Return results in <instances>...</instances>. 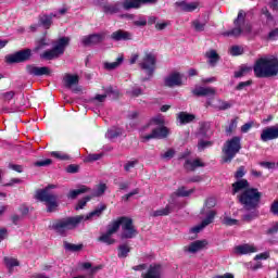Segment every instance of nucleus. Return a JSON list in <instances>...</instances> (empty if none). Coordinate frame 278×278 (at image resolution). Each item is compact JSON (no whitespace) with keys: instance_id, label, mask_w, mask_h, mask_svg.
Segmentation results:
<instances>
[{"instance_id":"obj_1","label":"nucleus","mask_w":278,"mask_h":278,"mask_svg":"<svg viewBox=\"0 0 278 278\" xmlns=\"http://www.w3.org/2000/svg\"><path fill=\"white\" fill-rule=\"evenodd\" d=\"M253 72L255 77L266 79L268 77H277L278 75V58L277 56H261L254 65Z\"/></svg>"},{"instance_id":"obj_2","label":"nucleus","mask_w":278,"mask_h":278,"mask_svg":"<svg viewBox=\"0 0 278 278\" xmlns=\"http://www.w3.org/2000/svg\"><path fill=\"white\" fill-rule=\"evenodd\" d=\"M216 198H207L204 202V205L200 212L201 216H205V218L202 220L201 224L193 226L190 228V233H200V231H203L207 225H212L214 223V218H216Z\"/></svg>"},{"instance_id":"obj_3","label":"nucleus","mask_w":278,"mask_h":278,"mask_svg":"<svg viewBox=\"0 0 278 278\" xmlns=\"http://www.w3.org/2000/svg\"><path fill=\"white\" fill-rule=\"evenodd\" d=\"M84 223V217L81 216H71V217H64L61 219H56L52 224V229L55 231V233H59V236H66L68 231H73V229H77L79 225Z\"/></svg>"},{"instance_id":"obj_4","label":"nucleus","mask_w":278,"mask_h":278,"mask_svg":"<svg viewBox=\"0 0 278 278\" xmlns=\"http://www.w3.org/2000/svg\"><path fill=\"white\" fill-rule=\"evenodd\" d=\"M240 149H242V138L241 137L236 136V137L228 139L222 148V153H223L222 162L224 164L231 163L233 157H236V155H238V153H240Z\"/></svg>"},{"instance_id":"obj_5","label":"nucleus","mask_w":278,"mask_h":278,"mask_svg":"<svg viewBox=\"0 0 278 278\" xmlns=\"http://www.w3.org/2000/svg\"><path fill=\"white\" fill-rule=\"evenodd\" d=\"M157 63V56L154 51H146L141 61V80L149 81L155 73V64Z\"/></svg>"},{"instance_id":"obj_6","label":"nucleus","mask_w":278,"mask_h":278,"mask_svg":"<svg viewBox=\"0 0 278 278\" xmlns=\"http://www.w3.org/2000/svg\"><path fill=\"white\" fill-rule=\"evenodd\" d=\"M55 188V185H50L46 187L42 190H38L36 192V199L38 201H41L42 203H46L47 205V212H56L58 211V194H54L53 192L49 191L51 189Z\"/></svg>"},{"instance_id":"obj_7","label":"nucleus","mask_w":278,"mask_h":278,"mask_svg":"<svg viewBox=\"0 0 278 278\" xmlns=\"http://www.w3.org/2000/svg\"><path fill=\"white\" fill-rule=\"evenodd\" d=\"M113 225H117V231L122 227L121 239L122 240H129L131 238H136L138 236V230L134 226V219L127 216L118 217L116 220L113 222Z\"/></svg>"},{"instance_id":"obj_8","label":"nucleus","mask_w":278,"mask_h":278,"mask_svg":"<svg viewBox=\"0 0 278 278\" xmlns=\"http://www.w3.org/2000/svg\"><path fill=\"white\" fill-rule=\"evenodd\" d=\"M233 23H235V28H232L231 30L222 33V36H226V37L231 36L233 38H238V36H242V34H244L245 36L251 34V25L244 22L243 11H239L238 16Z\"/></svg>"},{"instance_id":"obj_9","label":"nucleus","mask_w":278,"mask_h":278,"mask_svg":"<svg viewBox=\"0 0 278 278\" xmlns=\"http://www.w3.org/2000/svg\"><path fill=\"white\" fill-rule=\"evenodd\" d=\"M70 43V37L59 38L51 50H47L40 54L41 60H55L60 58V55H64V51H66V47H68Z\"/></svg>"},{"instance_id":"obj_10","label":"nucleus","mask_w":278,"mask_h":278,"mask_svg":"<svg viewBox=\"0 0 278 278\" xmlns=\"http://www.w3.org/2000/svg\"><path fill=\"white\" fill-rule=\"evenodd\" d=\"M260 199H262V193L255 188L247 189L239 197V201L245 210H255L260 205Z\"/></svg>"},{"instance_id":"obj_11","label":"nucleus","mask_w":278,"mask_h":278,"mask_svg":"<svg viewBox=\"0 0 278 278\" xmlns=\"http://www.w3.org/2000/svg\"><path fill=\"white\" fill-rule=\"evenodd\" d=\"M31 59V50L24 49L17 51L5 58L8 64H21V62H27Z\"/></svg>"},{"instance_id":"obj_12","label":"nucleus","mask_w":278,"mask_h":278,"mask_svg":"<svg viewBox=\"0 0 278 278\" xmlns=\"http://www.w3.org/2000/svg\"><path fill=\"white\" fill-rule=\"evenodd\" d=\"M117 231H118V225L117 224L114 225L112 222L111 224L108 225L106 232L102 233L98 238V241L103 242V244H108V245L115 244L116 239L112 238V236H114V233H116Z\"/></svg>"},{"instance_id":"obj_13","label":"nucleus","mask_w":278,"mask_h":278,"mask_svg":"<svg viewBox=\"0 0 278 278\" xmlns=\"http://www.w3.org/2000/svg\"><path fill=\"white\" fill-rule=\"evenodd\" d=\"M105 40V33L92 34L83 37L81 45L84 47H92V45H99Z\"/></svg>"},{"instance_id":"obj_14","label":"nucleus","mask_w":278,"mask_h":278,"mask_svg":"<svg viewBox=\"0 0 278 278\" xmlns=\"http://www.w3.org/2000/svg\"><path fill=\"white\" fill-rule=\"evenodd\" d=\"M168 134H170V130H168V128L162 126L159 128H153L152 132L150 135L143 136V140H153V139H157V140H162L164 138H168Z\"/></svg>"},{"instance_id":"obj_15","label":"nucleus","mask_w":278,"mask_h":278,"mask_svg":"<svg viewBox=\"0 0 278 278\" xmlns=\"http://www.w3.org/2000/svg\"><path fill=\"white\" fill-rule=\"evenodd\" d=\"M278 138V127L269 126L262 130L261 140L262 142H268L269 140H277Z\"/></svg>"},{"instance_id":"obj_16","label":"nucleus","mask_w":278,"mask_h":278,"mask_svg":"<svg viewBox=\"0 0 278 278\" xmlns=\"http://www.w3.org/2000/svg\"><path fill=\"white\" fill-rule=\"evenodd\" d=\"M28 75H34L35 77H42V75H51V68L48 66L38 67L35 65L26 66Z\"/></svg>"},{"instance_id":"obj_17","label":"nucleus","mask_w":278,"mask_h":278,"mask_svg":"<svg viewBox=\"0 0 278 278\" xmlns=\"http://www.w3.org/2000/svg\"><path fill=\"white\" fill-rule=\"evenodd\" d=\"M105 210H108V205L100 204L89 214L78 215V216H80L83 218V223H84V220H92V218H101V216L103 215V212H105Z\"/></svg>"},{"instance_id":"obj_18","label":"nucleus","mask_w":278,"mask_h":278,"mask_svg":"<svg viewBox=\"0 0 278 278\" xmlns=\"http://www.w3.org/2000/svg\"><path fill=\"white\" fill-rule=\"evenodd\" d=\"M207 247V241L205 240H197L191 242L189 245L184 248L185 253H199V251H203V248Z\"/></svg>"},{"instance_id":"obj_19","label":"nucleus","mask_w":278,"mask_h":278,"mask_svg":"<svg viewBox=\"0 0 278 278\" xmlns=\"http://www.w3.org/2000/svg\"><path fill=\"white\" fill-rule=\"evenodd\" d=\"M53 18H60V16L56 13L39 15V24L45 29H50L51 25H53Z\"/></svg>"},{"instance_id":"obj_20","label":"nucleus","mask_w":278,"mask_h":278,"mask_svg":"<svg viewBox=\"0 0 278 278\" xmlns=\"http://www.w3.org/2000/svg\"><path fill=\"white\" fill-rule=\"evenodd\" d=\"M210 23V15L204 14L192 22V27L195 31H205V25Z\"/></svg>"},{"instance_id":"obj_21","label":"nucleus","mask_w":278,"mask_h":278,"mask_svg":"<svg viewBox=\"0 0 278 278\" xmlns=\"http://www.w3.org/2000/svg\"><path fill=\"white\" fill-rule=\"evenodd\" d=\"M195 97H216V88L214 87H197L192 91Z\"/></svg>"},{"instance_id":"obj_22","label":"nucleus","mask_w":278,"mask_h":278,"mask_svg":"<svg viewBox=\"0 0 278 278\" xmlns=\"http://www.w3.org/2000/svg\"><path fill=\"white\" fill-rule=\"evenodd\" d=\"M97 5H101L104 14H117L118 4H110L108 0H97Z\"/></svg>"},{"instance_id":"obj_23","label":"nucleus","mask_w":278,"mask_h":278,"mask_svg":"<svg viewBox=\"0 0 278 278\" xmlns=\"http://www.w3.org/2000/svg\"><path fill=\"white\" fill-rule=\"evenodd\" d=\"M175 5L180 12H194L199 8V2L177 1Z\"/></svg>"},{"instance_id":"obj_24","label":"nucleus","mask_w":278,"mask_h":278,"mask_svg":"<svg viewBox=\"0 0 278 278\" xmlns=\"http://www.w3.org/2000/svg\"><path fill=\"white\" fill-rule=\"evenodd\" d=\"M148 21L150 25H155L157 31H164L166 27H170V21H157V17L155 16L148 17Z\"/></svg>"},{"instance_id":"obj_25","label":"nucleus","mask_w":278,"mask_h":278,"mask_svg":"<svg viewBox=\"0 0 278 278\" xmlns=\"http://www.w3.org/2000/svg\"><path fill=\"white\" fill-rule=\"evenodd\" d=\"M235 251L238 255H249V253H257V248L253 244L245 243L238 245Z\"/></svg>"},{"instance_id":"obj_26","label":"nucleus","mask_w":278,"mask_h":278,"mask_svg":"<svg viewBox=\"0 0 278 278\" xmlns=\"http://www.w3.org/2000/svg\"><path fill=\"white\" fill-rule=\"evenodd\" d=\"M165 86H167L168 88L181 86V75L179 73H174L165 77Z\"/></svg>"},{"instance_id":"obj_27","label":"nucleus","mask_w":278,"mask_h":278,"mask_svg":"<svg viewBox=\"0 0 278 278\" xmlns=\"http://www.w3.org/2000/svg\"><path fill=\"white\" fill-rule=\"evenodd\" d=\"M197 118L195 114L188 113V112H180L177 114V121L180 125H188L189 123H193Z\"/></svg>"},{"instance_id":"obj_28","label":"nucleus","mask_w":278,"mask_h":278,"mask_svg":"<svg viewBox=\"0 0 278 278\" xmlns=\"http://www.w3.org/2000/svg\"><path fill=\"white\" fill-rule=\"evenodd\" d=\"M205 58H206L207 63L210 64V66H216V64H218V60H220V55L214 49H211V50L206 51L205 52Z\"/></svg>"},{"instance_id":"obj_29","label":"nucleus","mask_w":278,"mask_h":278,"mask_svg":"<svg viewBox=\"0 0 278 278\" xmlns=\"http://www.w3.org/2000/svg\"><path fill=\"white\" fill-rule=\"evenodd\" d=\"M112 40L119 42L121 40H131V34L123 29L116 30L111 35Z\"/></svg>"},{"instance_id":"obj_30","label":"nucleus","mask_w":278,"mask_h":278,"mask_svg":"<svg viewBox=\"0 0 278 278\" xmlns=\"http://www.w3.org/2000/svg\"><path fill=\"white\" fill-rule=\"evenodd\" d=\"M123 62H125V58L123 56V54H121L115 62H104L103 63V68L104 71H116V68H118Z\"/></svg>"},{"instance_id":"obj_31","label":"nucleus","mask_w":278,"mask_h":278,"mask_svg":"<svg viewBox=\"0 0 278 278\" xmlns=\"http://www.w3.org/2000/svg\"><path fill=\"white\" fill-rule=\"evenodd\" d=\"M162 277V265H152L150 266L148 273L143 278H160Z\"/></svg>"},{"instance_id":"obj_32","label":"nucleus","mask_w":278,"mask_h":278,"mask_svg":"<svg viewBox=\"0 0 278 278\" xmlns=\"http://www.w3.org/2000/svg\"><path fill=\"white\" fill-rule=\"evenodd\" d=\"M63 81L65 84V88H73V86H77V84H79V76L66 74Z\"/></svg>"},{"instance_id":"obj_33","label":"nucleus","mask_w":278,"mask_h":278,"mask_svg":"<svg viewBox=\"0 0 278 278\" xmlns=\"http://www.w3.org/2000/svg\"><path fill=\"white\" fill-rule=\"evenodd\" d=\"M249 186V181L247 179H240L232 184V194H238V192H242V190H247Z\"/></svg>"},{"instance_id":"obj_34","label":"nucleus","mask_w":278,"mask_h":278,"mask_svg":"<svg viewBox=\"0 0 278 278\" xmlns=\"http://www.w3.org/2000/svg\"><path fill=\"white\" fill-rule=\"evenodd\" d=\"M205 166V164L203 162H201V160L195 159V160H187L185 163V168H187V170H195V168H200Z\"/></svg>"},{"instance_id":"obj_35","label":"nucleus","mask_w":278,"mask_h":278,"mask_svg":"<svg viewBox=\"0 0 278 278\" xmlns=\"http://www.w3.org/2000/svg\"><path fill=\"white\" fill-rule=\"evenodd\" d=\"M85 192H90V188L81 185L78 189L71 190L67 194V199H77L79 194H85Z\"/></svg>"},{"instance_id":"obj_36","label":"nucleus","mask_w":278,"mask_h":278,"mask_svg":"<svg viewBox=\"0 0 278 278\" xmlns=\"http://www.w3.org/2000/svg\"><path fill=\"white\" fill-rule=\"evenodd\" d=\"M51 41L47 37H42L39 40L36 41V47L34 49L35 52L40 51L41 49H45V47H50Z\"/></svg>"},{"instance_id":"obj_37","label":"nucleus","mask_w":278,"mask_h":278,"mask_svg":"<svg viewBox=\"0 0 278 278\" xmlns=\"http://www.w3.org/2000/svg\"><path fill=\"white\" fill-rule=\"evenodd\" d=\"M64 249H65V251H71L72 253H77L84 249V244L68 243L65 241Z\"/></svg>"},{"instance_id":"obj_38","label":"nucleus","mask_w":278,"mask_h":278,"mask_svg":"<svg viewBox=\"0 0 278 278\" xmlns=\"http://www.w3.org/2000/svg\"><path fill=\"white\" fill-rule=\"evenodd\" d=\"M173 212V204H167L164 208L153 212V216H168Z\"/></svg>"},{"instance_id":"obj_39","label":"nucleus","mask_w":278,"mask_h":278,"mask_svg":"<svg viewBox=\"0 0 278 278\" xmlns=\"http://www.w3.org/2000/svg\"><path fill=\"white\" fill-rule=\"evenodd\" d=\"M124 10H134L140 8V0H125L123 2Z\"/></svg>"},{"instance_id":"obj_40","label":"nucleus","mask_w":278,"mask_h":278,"mask_svg":"<svg viewBox=\"0 0 278 278\" xmlns=\"http://www.w3.org/2000/svg\"><path fill=\"white\" fill-rule=\"evenodd\" d=\"M3 262L7 266V268H14L15 266H18V260L10 256H4Z\"/></svg>"},{"instance_id":"obj_41","label":"nucleus","mask_w":278,"mask_h":278,"mask_svg":"<svg viewBox=\"0 0 278 278\" xmlns=\"http://www.w3.org/2000/svg\"><path fill=\"white\" fill-rule=\"evenodd\" d=\"M194 192V189L187 190L186 187H180L176 190L177 197H190Z\"/></svg>"},{"instance_id":"obj_42","label":"nucleus","mask_w":278,"mask_h":278,"mask_svg":"<svg viewBox=\"0 0 278 278\" xmlns=\"http://www.w3.org/2000/svg\"><path fill=\"white\" fill-rule=\"evenodd\" d=\"M252 68L249 66H241V68L237 72H235V77L238 79L240 77H244V75H249L251 73Z\"/></svg>"},{"instance_id":"obj_43","label":"nucleus","mask_w":278,"mask_h":278,"mask_svg":"<svg viewBox=\"0 0 278 278\" xmlns=\"http://www.w3.org/2000/svg\"><path fill=\"white\" fill-rule=\"evenodd\" d=\"M129 245L127 244H122L118 247V257L123 258V257H127V255L129 254Z\"/></svg>"},{"instance_id":"obj_44","label":"nucleus","mask_w":278,"mask_h":278,"mask_svg":"<svg viewBox=\"0 0 278 278\" xmlns=\"http://www.w3.org/2000/svg\"><path fill=\"white\" fill-rule=\"evenodd\" d=\"M50 155L52 157H55L56 160H63V161L71 160V156L64 152L53 151L50 153Z\"/></svg>"},{"instance_id":"obj_45","label":"nucleus","mask_w":278,"mask_h":278,"mask_svg":"<svg viewBox=\"0 0 278 278\" xmlns=\"http://www.w3.org/2000/svg\"><path fill=\"white\" fill-rule=\"evenodd\" d=\"M139 161L135 160V161H128L125 165H124V170L126 173H131V170H134V168H136V166H138Z\"/></svg>"},{"instance_id":"obj_46","label":"nucleus","mask_w":278,"mask_h":278,"mask_svg":"<svg viewBox=\"0 0 278 278\" xmlns=\"http://www.w3.org/2000/svg\"><path fill=\"white\" fill-rule=\"evenodd\" d=\"M105 190H108V185L100 184V185H98L97 190L92 195L93 197H103V194H105Z\"/></svg>"},{"instance_id":"obj_47","label":"nucleus","mask_w":278,"mask_h":278,"mask_svg":"<svg viewBox=\"0 0 278 278\" xmlns=\"http://www.w3.org/2000/svg\"><path fill=\"white\" fill-rule=\"evenodd\" d=\"M237 127H238V117L231 119L229 126L226 128V134L230 136V134H233V131H236Z\"/></svg>"},{"instance_id":"obj_48","label":"nucleus","mask_w":278,"mask_h":278,"mask_svg":"<svg viewBox=\"0 0 278 278\" xmlns=\"http://www.w3.org/2000/svg\"><path fill=\"white\" fill-rule=\"evenodd\" d=\"M223 225H226L227 227H233L235 225H239L238 219H233L229 216H225L222 220Z\"/></svg>"},{"instance_id":"obj_49","label":"nucleus","mask_w":278,"mask_h":278,"mask_svg":"<svg viewBox=\"0 0 278 278\" xmlns=\"http://www.w3.org/2000/svg\"><path fill=\"white\" fill-rule=\"evenodd\" d=\"M230 55H242L244 53V48L241 46H232L229 50Z\"/></svg>"},{"instance_id":"obj_50","label":"nucleus","mask_w":278,"mask_h":278,"mask_svg":"<svg viewBox=\"0 0 278 278\" xmlns=\"http://www.w3.org/2000/svg\"><path fill=\"white\" fill-rule=\"evenodd\" d=\"M90 199L92 198L90 195H87L84 199L79 200L75 210H84V207H86V204L88 203V201H90Z\"/></svg>"},{"instance_id":"obj_51","label":"nucleus","mask_w":278,"mask_h":278,"mask_svg":"<svg viewBox=\"0 0 278 278\" xmlns=\"http://www.w3.org/2000/svg\"><path fill=\"white\" fill-rule=\"evenodd\" d=\"M101 157H103V153L89 154L86 156L85 162H98Z\"/></svg>"},{"instance_id":"obj_52","label":"nucleus","mask_w":278,"mask_h":278,"mask_svg":"<svg viewBox=\"0 0 278 278\" xmlns=\"http://www.w3.org/2000/svg\"><path fill=\"white\" fill-rule=\"evenodd\" d=\"M53 164V161L51 159H46L43 161H37L35 162V166L42 167V166H51Z\"/></svg>"},{"instance_id":"obj_53","label":"nucleus","mask_w":278,"mask_h":278,"mask_svg":"<svg viewBox=\"0 0 278 278\" xmlns=\"http://www.w3.org/2000/svg\"><path fill=\"white\" fill-rule=\"evenodd\" d=\"M161 157L163 160H173L175 157V150L169 149L165 153L161 154Z\"/></svg>"},{"instance_id":"obj_54","label":"nucleus","mask_w":278,"mask_h":278,"mask_svg":"<svg viewBox=\"0 0 278 278\" xmlns=\"http://www.w3.org/2000/svg\"><path fill=\"white\" fill-rule=\"evenodd\" d=\"M218 105L216 106L217 110H229L231 108V103L223 100H218Z\"/></svg>"},{"instance_id":"obj_55","label":"nucleus","mask_w":278,"mask_h":278,"mask_svg":"<svg viewBox=\"0 0 278 278\" xmlns=\"http://www.w3.org/2000/svg\"><path fill=\"white\" fill-rule=\"evenodd\" d=\"M118 136H121V131L118 130H114V129H111L106 132V137L110 139V140H114V138H118Z\"/></svg>"},{"instance_id":"obj_56","label":"nucleus","mask_w":278,"mask_h":278,"mask_svg":"<svg viewBox=\"0 0 278 278\" xmlns=\"http://www.w3.org/2000/svg\"><path fill=\"white\" fill-rule=\"evenodd\" d=\"M16 92L14 91H7L4 93L1 94L2 99H4V101H12V99H14Z\"/></svg>"},{"instance_id":"obj_57","label":"nucleus","mask_w":278,"mask_h":278,"mask_svg":"<svg viewBox=\"0 0 278 278\" xmlns=\"http://www.w3.org/2000/svg\"><path fill=\"white\" fill-rule=\"evenodd\" d=\"M66 173L75 174L79 173V165L71 164L66 167Z\"/></svg>"},{"instance_id":"obj_58","label":"nucleus","mask_w":278,"mask_h":278,"mask_svg":"<svg viewBox=\"0 0 278 278\" xmlns=\"http://www.w3.org/2000/svg\"><path fill=\"white\" fill-rule=\"evenodd\" d=\"M151 125H164V116H162V115L155 116L151 121Z\"/></svg>"},{"instance_id":"obj_59","label":"nucleus","mask_w":278,"mask_h":278,"mask_svg":"<svg viewBox=\"0 0 278 278\" xmlns=\"http://www.w3.org/2000/svg\"><path fill=\"white\" fill-rule=\"evenodd\" d=\"M247 175V172H244V166H241L238 168V170L235 174L236 179H242Z\"/></svg>"},{"instance_id":"obj_60","label":"nucleus","mask_w":278,"mask_h":278,"mask_svg":"<svg viewBox=\"0 0 278 278\" xmlns=\"http://www.w3.org/2000/svg\"><path fill=\"white\" fill-rule=\"evenodd\" d=\"M140 192V190L135 189L131 192L125 194L124 197H122L123 201H128L129 199H131V197H136V194H138Z\"/></svg>"},{"instance_id":"obj_61","label":"nucleus","mask_w":278,"mask_h":278,"mask_svg":"<svg viewBox=\"0 0 278 278\" xmlns=\"http://www.w3.org/2000/svg\"><path fill=\"white\" fill-rule=\"evenodd\" d=\"M207 147H212V141H200L198 143L199 151H203V149H205Z\"/></svg>"},{"instance_id":"obj_62","label":"nucleus","mask_w":278,"mask_h":278,"mask_svg":"<svg viewBox=\"0 0 278 278\" xmlns=\"http://www.w3.org/2000/svg\"><path fill=\"white\" fill-rule=\"evenodd\" d=\"M253 127V122H249L241 126V134H248V131Z\"/></svg>"},{"instance_id":"obj_63","label":"nucleus","mask_w":278,"mask_h":278,"mask_svg":"<svg viewBox=\"0 0 278 278\" xmlns=\"http://www.w3.org/2000/svg\"><path fill=\"white\" fill-rule=\"evenodd\" d=\"M128 117L130 118V127H136V123H134V119L138 118V112L130 113Z\"/></svg>"},{"instance_id":"obj_64","label":"nucleus","mask_w":278,"mask_h":278,"mask_svg":"<svg viewBox=\"0 0 278 278\" xmlns=\"http://www.w3.org/2000/svg\"><path fill=\"white\" fill-rule=\"evenodd\" d=\"M270 212H273L275 215L278 214V200L271 204Z\"/></svg>"}]
</instances>
